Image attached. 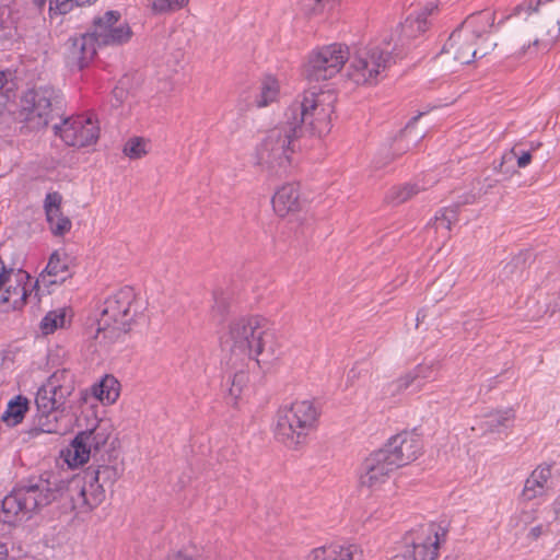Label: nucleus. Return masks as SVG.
Masks as SVG:
<instances>
[{
  "instance_id": "f257e3e1",
  "label": "nucleus",
  "mask_w": 560,
  "mask_h": 560,
  "mask_svg": "<svg viewBox=\"0 0 560 560\" xmlns=\"http://www.w3.org/2000/svg\"><path fill=\"white\" fill-rule=\"evenodd\" d=\"M117 456L115 447H110L95 465L71 477H63L59 470L43 471L37 477V512L51 503H57L58 517L70 512H92L105 500L104 486H113L120 478Z\"/></svg>"
},
{
  "instance_id": "f03ea898",
  "label": "nucleus",
  "mask_w": 560,
  "mask_h": 560,
  "mask_svg": "<svg viewBox=\"0 0 560 560\" xmlns=\"http://www.w3.org/2000/svg\"><path fill=\"white\" fill-rule=\"evenodd\" d=\"M422 452L423 441L416 430H405L390 436L363 462L360 485L370 489L380 487L392 472L415 462Z\"/></svg>"
},
{
  "instance_id": "7ed1b4c3",
  "label": "nucleus",
  "mask_w": 560,
  "mask_h": 560,
  "mask_svg": "<svg viewBox=\"0 0 560 560\" xmlns=\"http://www.w3.org/2000/svg\"><path fill=\"white\" fill-rule=\"evenodd\" d=\"M140 313L135 289L120 288L108 295L100 307V317L94 339L102 335L105 343H114L130 331L135 317Z\"/></svg>"
},
{
  "instance_id": "20e7f679",
  "label": "nucleus",
  "mask_w": 560,
  "mask_h": 560,
  "mask_svg": "<svg viewBox=\"0 0 560 560\" xmlns=\"http://www.w3.org/2000/svg\"><path fill=\"white\" fill-rule=\"evenodd\" d=\"M233 347L255 358L258 363L270 362L280 357L275 332L261 316L241 317L230 324Z\"/></svg>"
},
{
  "instance_id": "39448f33",
  "label": "nucleus",
  "mask_w": 560,
  "mask_h": 560,
  "mask_svg": "<svg viewBox=\"0 0 560 560\" xmlns=\"http://www.w3.org/2000/svg\"><path fill=\"white\" fill-rule=\"evenodd\" d=\"M390 40L384 38L381 43H371L359 49L352 57L347 75L357 85H374L380 75L398 59L402 58V51L393 46Z\"/></svg>"
},
{
  "instance_id": "423d86ee",
  "label": "nucleus",
  "mask_w": 560,
  "mask_h": 560,
  "mask_svg": "<svg viewBox=\"0 0 560 560\" xmlns=\"http://www.w3.org/2000/svg\"><path fill=\"white\" fill-rule=\"evenodd\" d=\"M448 523L429 522L408 530L402 538V551L398 560H435L446 541Z\"/></svg>"
},
{
  "instance_id": "0eeeda50",
  "label": "nucleus",
  "mask_w": 560,
  "mask_h": 560,
  "mask_svg": "<svg viewBox=\"0 0 560 560\" xmlns=\"http://www.w3.org/2000/svg\"><path fill=\"white\" fill-rule=\"evenodd\" d=\"M349 58L347 45L335 43L319 47L310 52L302 75L310 83L329 80L341 70Z\"/></svg>"
},
{
  "instance_id": "6e6552de",
  "label": "nucleus",
  "mask_w": 560,
  "mask_h": 560,
  "mask_svg": "<svg viewBox=\"0 0 560 560\" xmlns=\"http://www.w3.org/2000/svg\"><path fill=\"white\" fill-rule=\"evenodd\" d=\"M52 131L66 145L78 149L95 144L100 138L98 121L93 115L65 116L52 124Z\"/></svg>"
},
{
  "instance_id": "1a4fd4ad",
  "label": "nucleus",
  "mask_w": 560,
  "mask_h": 560,
  "mask_svg": "<svg viewBox=\"0 0 560 560\" xmlns=\"http://www.w3.org/2000/svg\"><path fill=\"white\" fill-rule=\"evenodd\" d=\"M331 110H328L319 101V94L315 91L304 92L302 100L293 102L285 110L284 117L298 122L300 131H308L314 135L320 133V124L330 116Z\"/></svg>"
},
{
  "instance_id": "9d476101",
  "label": "nucleus",
  "mask_w": 560,
  "mask_h": 560,
  "mask_svg": "<svg viewBox=\"0 0 560 560\" xmlns=\"http://www.w3.org/2000/svg\"><path fill=\"white\" fill-rule=\"evenodd\" d=\"M47 378L46 384L37 387V436L43 433L58 432V418L63 405L62 386Z\"/></svg>"
},
{
  "instance_id": "9b49d317",
  "label": "nucleus",
  "mask_w": 560,
  "mask_h": 560,
  "mask_svg": "<svg viewBox=\"0 0 560 560\" xmlns=\"http://www.w3.org/2000/svg\"><path fill=\"white\" fill-rule=\"evenodd\" d=\"M120 20L121 13L117 10H108L93 19L90 31L97 46H122L130 42L133 32L128 22L118 24Z\"/></svg>"
},
{
  "instance_id": "f8f14e48",
  "label": "nucleus",
  "mask_w": 560,
  "mask_h": 560,
  "mask_svg": "<svg viewBox=\"0 0 560 560\" xmlns=\"http://www.w3.org/2000/svg\"><path fill=\"white\" fill-rule=\"evenodd\" d=\"M67 102L63 92L54 85L37 86V132L52 128V124L66 116Z\"/></svg>"
},
{
  "instance_id": "ddd939ff",
  "label": "nucleus",
  "mask_w": 560,
  "mask_h": 560,
  "mask_svg": "<svg viewBox=\"0 0 560 560\" xmlns=\"http://www.w3.org/2000/svg\"><path fill=\"white\" fill-rule=\"evenodd\" d=\"M30 276L21 270L5 269L1 266L0 271V310L9 312L20 308L27 295L25 283Z\"/></svg>"
},
{
  "instance_id": "4468645a",
  "label": "nucleus",
  "mask_w": 560,
  "mask_h": 560,
  "mask_svg": "<svg viewBox=\"0 0 560 560\" xmlns=\"http://www.w3.org/2000/svg\"><path fill=\"white\" fill-rule=\"evenodd\" d=\"M495 13L490 10H481L468 15L448 36L443 45V50L448 51L454 48L459 39H462L463 32L474 39L482 37L489 33L494 24Z\"/></svg>"
},
{
  "instance_id": "2eb2a0df",
  "label": "nucleus",
  "mask_w": 560,
  "mask_h": 560,
  "mask_svg": "<svg viewBox=\"0 0 560 560\" xmlns=\"http://www.w3.org/2000/svg\"><path fill=\"white\" fill-rule=\"evenodd\" d=\"M290 417L291 421L300 429L298 438L310 435L318 425L320 407L314 400L294 401L289 407H281Z\"/></svg>"
},
{
  "instance_id": "dca6fc26",
  "label": "nucleus",
  "mask_w": 560,
  "mask_h": 560,
  "mask_svg": "<svg viewBox=\"0 0 560 560\" xmlns=\"http://www.w3.org/2000/svg\"><path fill=\"white\" fill-rule=\"evenodd\" d=\"M303 136L298 122L285 118L284 122L269 130L264 138L257 151H277L281 148L299 144V139Z\"/></svg>"
},
{
  "instance_id": "f3484780",
  "label": "nucleus",
  "mask_w": 560,
  "mask_h": 560,
  "mask_svg": "<svg viewBox=\"0 0 560 560\" xmlns=\"http://www.w3.org/2000/svg\"><path fill=\"white\" fill-rule=\"evenodd\" d=\"M89 432L80 430L70 441L67 447L59 452V459L70 469L83 467L91 458L94 457V451L91 447Z\"/></svg>"
},
{
  "instance_id": "a211bd4d",
  "label": "nucleus",
  "mask_w": 560,
  "mask_h": 560,
  "mask_svg": "<svg viewBox=\"0 0 560 560\" xmlns=\"http://www.w3.org/2000/svg\"><path fill=\"white\" fill-rule=\"evenodd\" d=\"M97 43L91 31L71 36L66 42L67 58L80 70L86 68L96 56Z\"/></svg>"
},
{
  "instance_id": "6ab92c4d",
  "label": "nucleus",
  "mask_w": 560,
  "mask_h": 560,
  "mask_svg": "<svg viewBox=\"0 0 560 560\" xmlns=\"http://www.w3.org/2000/svg\"><path fill=\"white\" fill-rule=\"evenodd\" d=\"M62 195L59 191L48 192L44 200L46 221L55 236L66 235L72 226L71 220L62 213Z\"/></svg>"
},
{
  "instance_id": "aec40b11",
  "label": "nucleus",
  "mask_w": 560,
  "mask_h": 560,
  "mask_svg": "<svg viewBox=\"0 0 560 560\" xmlns=\"http://www.w3.org/2000/svg\"><path fill=\"white\" fill-rule=\"evenodd\" d=\"M33 490L34 487H30L27 490L20 489L7 495L2 501L0 520L3 523L11 524L18 520L20 514H25L27 509L34 508L35 498L27 495L31 494Z\"/></svg>"
},
{
  "instance_id": "412c9836",
  "label": "nucleus",
  "mask_w": 560,
  "mask_h": 560,
  "mask_svg": "<svg viewBox=\"0 0 560 560\" xmlns=\"http://www.w3.org/2000/svg\"><path fill=\"white\" fill-rule=\"evenodd\" d=\"M304 200L301 198L300 184L287 183L282 185L272 196L271 203L279 217H285L290 212L302 209Z\"/></svg>"
},
{
  "instance_id": "4be33fe9",
  "label": "nucleus",
  "mask_w": 560,
  "mask_h": 560,
  "mask_svg": "<svg viewBox=\"0 0 560 560\" xmlns=\"http://www.w3.org/2000/svg\"><path fill=\"white\" fill-rule=\"evenodd\" d=\"M299 431L298 424L291 421V417L282 408H279L275 427L276 440L289 448L298 450L301 445L306 444L308 439V435L298 438Z\"/></svg>"
},
{
  "instance_id": "5701e85b",
  "label": "nucleus",
  "mask_w": 560,
  "mask_h": 560,
  "mask_svg": "<svg viewBox=\"0 0 560 560\" xmlns=\"http://www.w3.org/2000/svg\"><path fill=\"white\" fill-rule=\"evenodd\" d=\"M422 115V113H419L418 115L411 117L406 124L405 128L401 129L399 133L394 138L393 145L388 149L382 150L378 153L377 158L375 159L376 167H385L410 149L409 144L402 145V140L411 133L416 122Z\"/></svg>"
},
{
  "instance_id": "b1692460",
  "label": "nucleus",
  "mask_w": 560,
  "mask_h": 560,
  "mask_svg": "<svg viewBox=\"0 0 560 560\" xmlns=\"http://www.w3.org/2000/svg\"><path fill=\"white\" fill-rule=\"evenodd\" d=\"M68 270V265L61 260V257L57 250H55L45 267V269L37 275V304L40 302V295L50 294L49 285H57L62 283L66 278L58 280H50L49 284H46V276H57L59 272Z\"/></svg>"
},
{
  "instance_id": "393cba45",
  "label": "nucleus",
  "mask_w": 560,
  "mask_h": 560,
  "mask_svg": "<svg viewBox=\"0 0 560 560\" xmlns=\"http://www.w3.org/2000/svg\"><path fill=\"white\" fill-rule=\"evenodd\" d=\"M120 393V383L112 375L106 374L91 386V394L96 401L104 406L116 402Z\"/></svg>"
},
{
  "instance_id": "a878e982",
  "label": "nucleus",
  "mask_w": 560,
  "mask_h": 560,
  "mask_svg": "<svg viewBox=\"0 0 560 560\" xmlns=\"http://www.w3.org/2000/svg\"><path fill=\"white\" fill-rule=\"evenodd\" d=\"M92 424H86V428L83 431H88L89 442L91 444L92 450L94 451V460L98 462L100 453L103 447H105L108 443V440L112 435L110 425L105 424L102 420H98L93 410H91Z\"/></svg>"
},
{
  "instance_id": "bb28decb",
  "label": "nucleus",
  "mask_w": 560,
  "mask_h": 560,
  "mask_svg": "<svg viewBox=\"0 0 560 560\" xmlns=\"http://www.w3.org/2000/svg\"><path fill=\"white\" fill-rule=\"evenodd\" d=\"M298 148L299 144L281 148L277 151H257V158L260 164H267L270 168L279 167L287 172L292 164V155Z\"/></svg>"
},
{
  "instance_id": "cd10ccee",
  "label": "nucleus",
  "mask_w": 560,
  "mask_h": 560,
  "mask_svg": "<svg viewBox=\"0 0 560 560\" xmlns=\"http://www.w3.org/2000/svg\"><path fill=\"white\" fill-rule=\"evenodd\" d=\"M355 550V545L345 547L332 544L313 549L306 560H353Z\"/></svg>"
},
{
  "instance_id": "c85d7f7f",
  "label": "nucleus",
  "mask_w": 560,
  "mask_h": 560,
  "mask_svg": "<svg viewBox=\"0 0 560 560\" xmlns=\"http://www.w3.org/2000/svg\"><path fill=\"white\" fill-rule=\"evenodd\" d=\"M514 418L512 408L492 411L485 416L482 429L489 433H503L513 425Z\"/></svg>"
},
{
  "instance_id": "c756f323",
  "label": "nucleus",
  "mask_w": 560,
  "mask_h": 560,
  "mask_svg": "<svg viewBox=\"0 0 560 560\" xmlns=\"http://www.w3.org/2000/svg\"><path fill=\"white\" fill-rule=\"evenodd\" d=\"M423 190H425V186L419 182L394 185L387 190L385 201L392 206H399Z\"/></svg>"
},
{
  "instance_id": "7c9ffc66",
  "label": "nucleus",
  "mask_w": 560,
  "mask_h": 560,
  "mask_svg": "<svg viewBox=\"0 0 560 560\" xmlns=\"http://www.w3.org/2000/svg\"><path fill=\"white\" fill-rule=\"evenodd\" d=\"M30 410V400L21 395L13 397L7 404L5 410L2 412L0 420L7 427H15L21 423Z\"/></svg>"
},
{
  "instance_id": "2f4dec72",
  "label": "nucleus",
  "mask_w": 560,
  "mask_h": 560,
  "mask_svg": "<svg viewBox=\"0 0 560 560\" xmlns=\"http://www.w3.org/2000/svg\"><path fill=\"white\" fill-rule=\"evenodd\" d=\"M67 311L66 308H58L49 311L40 320L39 329L43 336H48L54 334L59 328H65Z\"/></svg>"
},
{
  "instance_id": "473e14b6",
  "label": "nucleus",
  "mask_w": 560,
  "mask_h": 560,
  "mask_svg": "<svg viewBox=\"0 0 560 560\" xmlns=\"http://www.w3.org/2000/svg\"><path fill=\"white\" fill-rule=\"evenodd\" d=\"M429 21L423 19V15L409 14L406 20L400 23L401 35L407 38H416L424 34L429 30Z\"/></svg>"
},
{
  "instance_id": "72a5a7b5",
  "label": "nucleus",
  "mask_w": 560,
  "mask_h": 560,
  "mask_svg": "<svg viewBox=\"0 0 560 560\" xmlns=\"http://www.w3.org/2000/svg\"><path fill=\"white\" fill-rule=\"evenodd\" d=\"M458 221L457 208L456 207H445L440 209L433 219L430 220L429 225H433L436 231L444 230L446 232V237H450L448 232L452 229V225Z\"/></svg>"
},
{
  "instance_id": "f704fd0d",
  "label": "nucleus",
  "mask_w": 560,
  "mask_h": 560,
  "mask_svg": "<svg viewBox=\"0 0 560 560\" xmlns=\"http://www.w3.org/2000/svg\"><path fill=\"white\" fill-rule=\"evenodd\" d=\"M279 94V84L275 78L267 77L260 86V92L255 98L256 106L261 108L268 106L277 100Z\"/></svg>"
},
{
  "instance_id": "c9c22d12",
  "label": "nucleus",
  "mask_w": 560,
  "mask_h": 560,
  "mask_svg": "<svg viewBox=\"0 0 560 560\" xmlns=\"http://www.w3.org/2000/svg\"><path fill=\"white\" fill-rule=\"evenodd\" d=\"M475 42L476 39L467 35L463 43L459 40L458 44L454 48H450L447 52L454 50V59L456 61L460 62L462 65H469L477 57V49H471ZM442 52L445 51L442 49Z\"/></svg>"
},
{
  "instance_id": "e433bc0d",
  "label": "nucleus",
  "mask_w": 560,
  "mask_h": 560,
  "mask_svg": "<svg viewBox=\"0 0 560 560\" xmlns=\"http://www.w3.org/2000/svg\"><path fill=\"white\" fill-rule=\"evenodd\" d=\"M514 156H516L515 151L510 149L502 154L498 163L497 161H493V171L503 175V179H509L513 175L520 174Z\"/></svg>"
},
{
  "instance_id": "4c0bfd02",
  "label": "nucleus",
  "mask_w": 560,
  "mask_h": 560,
  "mask_svg": "<svg viewBox=\"0 0 560 560\" xmlns=\"http://www.w3.org/2000/svg\"><path fill=\"white\" fill-rule=\"evenodd\" d=\"M440 369V361L439 360H431L429 362L423 361L416 365L412 371L416 375V378L418 381L417 389H420L421 386L430 380H434L436 376V373Z\"/></svg>"
},
{
  "instance_id": "58836bf2",
  "label": "nucleus",
  "mask_w": 560,
  "mask_h": 560,
  "mask_svg": "<svg viewBox=\"0 0 560 560\" xmlns=\"http://www.w3.org/2000/svg\"><path fill=\"white\" fill-rule=\"evenodd\" d=\"M145 145L147 143L143 138L133 137L125 143L122 152L129 159L138 160L147 154Z\"/></svg>"
},
{
  "instance_id": "ea45409f",
  "label": "nucleus",
  "mask_w": 560,
  "mask_h": 560,
  "mask_svg": "<svg viewBox=\"0 0 560 560\" xmlns=\"http://www.w3.org/2000/svg\"><path fill=\"white\" fill-rule=\"evenodd\" d=\"M189 0H153L151 9L153 14H165L183 9Z\"/></svg>"
},
{
  "instance_id": "a19ab883",
  "label": "nucleus",
  "mask_w": 560,
  "mask_h": 560,
  "mask_svg": "<svg viewBox=\"0 0 560 560\" xmlns=\"http://www.w3.org/2000/svg\"><path fill=\"white\" fill-rule=\"evenodd\" d=\"M248 382V374L244 371H237L233 374H229L226 378V384H230L229 394L230 396L237 398L244 386Z\"/></svg>"
},
{
  "instance_id": "79ce46f5",
  "label": "nucleus",
  "mask_w": 560,
  "mask_h": 560,
  "mask_svg": "<svg viewBox=\"0 0 560 560\" xmlns=\"http://www.w3.org/2000/svg\"><path fill=\"white\" fill-rule=\"evenodd\" d=\"M557 25H558V28H557V35L555 38L546 39V40L536 38L532 43H528V45H523V47L521 48V50L518 52V56H524L527 52V50H530L532 48H536V51H538V50L548 51L555 44L556 38L560 35V20L557 21Z\"/></svg>"
},
{
  "instance_id": "37998d69",
  "label": "nucleus",
  "mask_w": 560,
  "mask_h": 560,
  "mask_svg": "<svg viewBox=\"0 0 560 560\" xmlns=\"http://www.w3.org/2000/svg\"><path fill=\"white\" fill-rule=\"evenodd\" d=\"M512 151H515V162L518 168H524L528 166L533 161V153L536 150L535 147L530 145L529 149H524L522 144H515L511 148Z\"/></svg>"
},
{
  "instance_id": "c03bdc74",
  "label": "nucleus",
  "mask_w": 560,
  "mask_h": 560,
  "mask_svg": "<svg viewBox=\"0 0 560 560\" xmlns=\"http://www.w3.org/2000/svg\"><path fill=\"white\" fill-rule=\"evenodd\" d=\"M555 0H523L514 9L512 15L520 16L523 12L529 15L537 12L539 7L545 3L553 2Z\"/></svg>"
},
{
  "instance_id": "a18cd8bd",
  "label": "nucleus",
  "mask_w": 560,
  "mask_h": 560,
  "mask_svg": "<svg viewBox=\"0 0 560 560\" xmlns=\"http://www.w3.org/2000/svg\"><path fill=\"white\" fill-rule=\"evenodd\" d=\"M542 490L544 488L541 487L539 481L534 477L529 476L525 481L522 495L524 497L525 500L529 501L535 499L538 494H541Z\"/></svg>"
},
{
  "instance_id": "49530a36",
  "label": "nucleus",
  "mask_w": 560,
  "mask_h": 560,
  "mask_svg": "<svg viewBox=\"0 0 560 560\" xmlns=\"http://www.w3.org/2000/svg\"><path fill=\"white\" fill-rule=\"evenodd\" d=\"M16 89V84L13 81L12 73L9 71L0 72V95L9 98L11 93Z\"/></svg>"
},
{
  "instance_id": "de8ad7c7",
  "label": "nucleus",
  "mask_w": 560,
  "mask_h": 560,
  "mask_svg": "<svg viewBox=\"0 0 560 560\" xmlns=\"http://www.w3.org/2000/svg\"><path fill=\"white\" fill-rule=\"evenodd\" d=\"M213 301L214 305L212 306V312L218 313L220 315V320L222 322L224 318V315L228 313L229 310V301L228 298L224 295L222 291H214L213 292Z\"/></svg>"
},
{
  "instance_id": "09e8293b",
  "label": "nucleus",
  "mask_w": 560,
  "mask_h": 560,
  "mask_svg": "<svg viewBox=\"0 0 560 560\" xmlns=\"http://www.w3.org/2000/svg\"><path fill=\"white\" fill-rule=\"evenodd\" d=\"M413 384H418V381L416 378V375L413 373V371H409L407 372L405 375L398 377L396 381H395V385H396V389L398 392H401V390H406L408 389L410 386H412Z\"/></svg>"
},
{
  "instance_id": "8fccbe9b",
  "label": "nucleus",
  "mask_w": 560,
  "mask_h": 560,
  "mask_svg": "<svg viewBox=\"0 0 560 560\" xmlns=\"http://www.w3.org/2000/svg\"><path fill=\"white\" fill-rule=\"evenodd\" d=\"M47 0H37V10L44 9ZM49 1V12L51 14H67L71 10H63V3L59 4L60 2H63L65 0H48Z\"/></svg>"
},
{
  "instance_id": "3c124183",
  "label": "nucleus",
  "mask_w": 560,
  "mask_h": 560,
  "mask_svg": "<svg viewBox=\"0 0 560 560\" xmlns=\"http://www.w3.org/2000/svg\"><path fill=\"white\" fill-rule=\"evenodd\" d=\"M533 257V253L530 250H525L515 256L510 264L505 266V269L517 268L520 266H525L526 261Z\"/></svg>"
},
{
  "instance_id": "603ef678",
  "label": "nucleus",
  "mask_w": 560,
  "mask_h": 560,
  "mask_svg": "<svg viewBox=\"0 0 560 560\" xmlns=\"http://www.w3.org/2000/svg\"><path fill=\"white\" fill-rule=\"evenodd\" d=\"M530 476L534 477L535 479H537L539 481V483L541 485V487L545 488V483L551 476L550 466L538 467L537 469H535L532 472Z\"/></svg>"
},
{
  "instance_id": "864d4df0",
  "label": "nucleus",
  "mask_w": 560,
  "mask_h": 560,
  "mask_svg": "<svg viewBox=\"0 0 560 560\" xmlns=\"http://www.w3.org/2000/svg\"><path fill=\"white\" fill-rule=\"evenodd\" d=\"M97 0H65L63 2H60L59 4L63 3L62 9L63 10H72L74 7H83V5H91L95 3Z\"/></svg>"
},
{
  "instance_id": "5fc2aeb1",
  "label": "nucleus",
  "mask_w": 560,
  "mask_h": 560,
  "mask_svg": "<svg viewBox=\"0 0 560 560\" xmlns=\"http://www.w3.org/2000/svg\"><path fill=\"white\" fill-rule=\"evenodd\" d=\"M498 183V179H492L491 177H485L482 180L479 182V194H488L491 188H493Z\"/></svg>"
},
{
  "instance_id": "6e6d98bb",
  "label": "nucleus",
  "mask_w": 560,
  "mask_h": 560,
  "mask_svg": "<svg viewBox=\"0 0 560 560\" xmlns=\"http://www.w3.org/2000/svg\"><path fill=\"white\" fill-rule=\"evenodd\" d=\"M475 201H476V195H474V194H465V195L460 196L459 200L456 201L451 207H456L457 208V214H459V209H460L462 206L470 205V203H474Z\"/></svg>"
},
{
  "instance_id": "4d7b16f0",
  "label": "nucleus",
  "mask_w": 560,
  "mask_h": 560,
  "mask_svg": "<svg viewBox=\"0 0 560 560\" xmlns=\"http://www.w3.org/2000/svg\"><path fill=\"white\" fill-rule=\"evenodd\" d=\"M436 10H438V3L429 2L417 14L423 15V19L428 20V16L431 15Z\"/></svg>"
},
{
  "instance_id": "13d9d810",
  "label": "nucleus",
  "mask_w": 560,
  "mask_h": 560,
  "mask_svg": "<svg viewBox=\"0 0 560 560\" xmlns=\"http://www.w3.org/2000/svg\"><path fill=\"white\" fill-rule=\"evenodd\" d=\"M544 533V525L539 524L532 527L527 534L529 540H537Z\"/></svg>"
},
{
  "instance_id": "bf43d9fd",
  "label": "nucleus",
  "mask_w": 560,
  "mask_h": 560,
  "mask_svg": "<svg viewBox=\"0 0 560 560\" xmlns=\"http://www.w3.org/2000/svg\"><path fill=\"white\" fill-rule=\"evenodd\" d=\"M166 560H197V558L179 550L176 553L168 556Z\"/></svg>"
},
{
  "instance_id": "052dcab7",
  "label": "nucleus",
  "mask_w": 560,
  "mask_h": 560,
  "mask_svg": "<svg viewBox=\"0 0 560 560\" xmlns=\"http://www.w3.org/2000/svg\"><path fill=\"white\" fill-rule=\"evenodd\" d=\"M8 556V550L3 545H0V560H5Z\"/></svg>"
},
{
  "instance_id": "680f3d73",
  "label": "nucleus",
  "mask_w": 560,
  "mask_h": 560,
  "mask_svg": "<svg viewBox=\"0 0 560 560\" xmlns=\"http://www.w3.org/2000/svg\"><path fill=\"white\" fill-rule=\"evenodd\" d=\"M424 133L423 132H420V133H417L415 136V139H413V142H418L419 140H421L423 138Z\"/></svg>"
},
{
  "instance_id": "e2e57ef3",
  "label": "nucleus",
  "mask_w": 560,
  "mask_h": 560,
  "mask_svg": "<svg viewBox=\"0 0 560 560\" xmlns=\"http://www.w3.org/2000/svg\"><path fill=\"white\" fill-rule=\"evenodd\" d=\"M457 559H458V557H457V556H455V555H448V556H446L443 560H457Z\"/></svg>"
},
{
  "instance_id": "0e129e2a",
  "label": "nucleus",
  "mask_w": 560,
  "mask_h": 560,
  "mask_svg": "<svg viewBox=\"0 0 560 560\" xmlns=\"http://www.w3.org/2000/svg\"><path fill=\"white\" fill-rule=\"evenodd\" d=\"M81 420H82V418H81V417H79V418L77 419L78 427H82V424H81Z\"/></svg>"
},
{
  "instance_id": "69168bd1",
  "label": "nucleus",
  "mask_w": 560,
  "mask_h": 560,
  "mask_svg": "<svg viewBox=\"0 0 560 560\" xmlns=\"http://www.w3.org/2000/svg\"><path fill=\"white\" fill-rule=\"evenodd\" d=\"M492 387H493V385H492V384H490V385L488 386V388H487V393H488V392H490V390L492 389Z\"/></svg>"
},
{
  "instance_id": "338daca9",
  "label": "nucleus",
  "mask_w": 560,
  "mask_h": 560,
  "mask_svg": "<svg viewBox=\"0 0 560 560\" xmlns=\"http://www.w3.org/2000/svg\"><path fill=\"white\" fill-rule=\"evenodd\" d=\"M495 380H498V376H494L493 378L490 380V382H494Z\"/></svg>"
},
{
  "instance_id": "774afa93",
  "label": "nucleus",
  "mask_w": 560,
  "mask_h": 560,
  "mask_svg": "<svg viewBox=\"0 0 560 560\" xmlns=\"http://www.w3.org/2000/svg\"><path fill=\"white\" fill-rule=\"evenodd\" d=\"M557 504H559V505H560V495H559V497H558V499H557Z\"/></svg>"
}]
</instances>
